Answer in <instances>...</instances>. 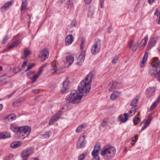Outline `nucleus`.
Returning a JSON list of instances; mask_svg holds the SVG:
<instances>
[{"label":"nucleus","instance_id":"obj_62","mask_svg":"<svg viewBox=\"0 0 160 160\" xmlns=\"http://www.w3.org/2000/svg\"><path fill=\"white\" fill-rule=\"evenodd\" d=\"M108 31V33H110L112 31V28H111L109 27L107 29Z\"/></svg>","mask_w":160,"mask_h":160},{"label":"nucleus","instance_id":"obj_17","mask_svg":"<svg viewBox=\"0 0 160 160\" xmlns=\"http://www.w3.org/2000/svg\"><path fill=\"white\" fill-rule=\"evenodd\" d=\"M155 92V89L154 87H149L146 90L147 97L148 98L151 97L153 96Z\"/></svg>","mask_w":160,"mask_h":160},{"label":"nucleus","instance_id":"obj_44","mask_svg":"<svg viewBox=\"0 0 160 160\" xmlns=\"http://www.w3.org/2000/svg\"><path fill=\"white\" fill-rule=\"evenodd\" d=\"M74 39L72 35L70 34L68 35L66 38L65 40H73Z\"/></svg>","mask_w":160,"mask_h":160},{"label":"nucleus","instance_id":"obj_60","mask_svg":"<svg viewBox=\"0 0 160 160\" xmlns=\"http://www.w3.org/2000/svg\"><path fill=\"white\" fill-rule=\"evenodd\" d=\"M27 16L29 18V20L28 21V24H30L31 22V16L29 14H27Z\"/></svg>","mask_w":160,"mask_h":160},{"label":"nucleus","instance_id":"obj_52","mask_svg":"<svg viewBox=\"0 0 160 160\" xmlns=\"http://www.w3.org/2000/svg\"><path fill=\"white\" fill-rule=\"evenodd\" d=\"M73 41H65V42L66 45H69L71 44Z\"/></svg>","mask_w":160,"mask_h":160},{"label":"nucleus","instance_id":"obj_22","mask_svg":"<svg viewBox=\"0 0 160 160\" xmlns=\"http://www.w3.org/2000/svg\"><path fill=\"white\" fill-rule=\"evenodd\" d=\"M148 51H145V52L144 55L143 57V58L142 60L141 61V63L140 64V66L141 68L143 67L145 63H146V61L147 60L148 56Z\"/></svg>","mask_w":160,"mask_h":160},{"label":"nucleus","instance_id":"obj_18","mask_svg":"<svg viewBox=\"0 0 160 160\" xmlns=\"http://www.w3.org/2000/svg\"><path fill=\"white\" fill-rule=\"evenodd\" d=\"M40 74L38 73L35 74L34 71H31L27 73L28 77L31 79H37Z\"/></svg>","mask_w":160,"mask_h":160},{"label":"nucleus","instance_id":"obj_34","mask_svg":"<svg viewBox=\"0 0 160 160\" xmlns=\"http://www.w3.org/2000/svg\"><path fill=\"white\" fill-rule=\"evenodd\" d=\"M56 63L55 61H53L52 63V68L51 69V72L53 73H54L57 70V68L56 66Z\"/></svg>","mask_w":160,"mask_h":160},{"label":"nucleus","instance_id":"obj_40","mask_svg":"<svg viewBox=\"0 0 160 160\" xmlns=\"http://www.w3.org/2000/svg\"><path fill=\"white\" fill-rule=\"evenodd\" d=\"M133 123L135 125H136L139 123L140 122V118H137L136 116L134 117L133 119Z\"/></svg>","mask_w":160,"mask_h":160},{"label":"nucleus","instance_id":"obj_25","mask_svg":"<svg viewBox=\"0 0 160 160\" xmlns=\"http://www.w3.org/2000/svg\"><path fill=\"white\" fill-rule=\"evenodd\" d=\"M11 136L10 133L8 132H0V139L10 138Z\"/></svg>","mask_w":160,"mask_h":160},{"label":"nucleus","instance_id":"obj_21","mask_svg":"<svg viewBox=\"0 0 160 160\" xmlns=\"http://www.w3.org/2000/svg\"><path fill=\"white\" fill-rule=\"evenodd\" d=\"M19 41H14L7 48H5L3 50V52H6L9 51L10 50L12 49L16 45L18 44L19 42Z\"/></svg>","mask_w":160,"mask_h":160},{"label":"nucleus","instance_id":"obj_10","mask_svg":"<svg viewBox=\"0 0 160 160\" xmlns=\"http://www.w3.org/2000/svg\"><path fill=\"white\" fill-rule=\"evenodd\" d=\"M61 111H59L56 113L53 116H52L50 119L49 125H51L54 123L59 118V117L61 115Z\"/></svg>","mask_w":160,"mask_h":160},{"label":"nucleus","instance_id":"obj_49","mask_svg":"<svg viewBox=\"0 0 160 160\" xmlns=\"http://www.w3.org/2000/svg\"><path fill=\"white\" fill-rule=\"evenodd\" d=\"M94 13V10L93 9L90 10L88 12V15L91 16Z\"/></svg>","mask_w":160,"mask_h":160},{"label":"nucleus","instance_id":"obj_37","mask_svg":"<svg viewBox=\"0 0 160 160\" xmlns=\"http://www.w3.org/2000/svg\"><path fill=\"white\" fill-rule=\"evenodd\" d=\"M156 43V41H150L148 45V50L149 51L151 48L155 45Z\"/></svg>","mask_w":160,"mask_h":160},{"label":"nucleus","instance_id":"obj_15","mask_svg":"<svg viewBox=\"0 0 160 160\" xmlns=\"http://www.w3.org/2000/svg\"><path fill=\"white\" fill-rule=\"evenodd\" d=\"M138 46V42H134V41H131L128 43L129 49L132 48L133 51H135L137 49Z\"/></svg>","mask_w":160,"mask_h":160},{"label":"nucleus","instance_id":"obj_32","mask_svg":"<svg viewBox=\"0 0 160 160\" xmlns=\"http://www.w3.org/2000/svg\"><path fill=\"white\" fill-rule=\"evenodd\" d=\"M20 127H17L14 124H12L11 126V129L14 132L19 133Z\"/></svg>","mask_w":160,"mask_h":160},{"label":"nucleus","instance_id":"obj_9","mask_svg":"<svg viewBox=\"0 0 160 160\" xmlns=\"http://www.w3.org/2000/svg\"><path fill=\"white\" fill-rule=\"evenodd\" d=\"M115 121V118L114 117L109 119L108 118L104 119L101 123V125L103 128L105 127L108 125V123L112 124Z\"/></svg>","mask_w":160,"mask_h":160},{"label":"nucleus","instance_id":"obj_63","mask_svg":"<svg viewBox=\"0 0 160 160\" xmlns=\"http://www.w3.org/2000/svg\"><path fill=\"white\" fill-rule=\"evenodd\" d=\"M158 16H159V18L158 19V24H160V12H159Z\"/></svg>","mask_w":160,"mask_h":160},{"label":"nucleus","instance_id":"obj_36","mask_svg":"<svg viewBox=\"0 0 160 160\" xmlns=\"http://www.w3.org/2000/svg\"><path fill=\"white\" fill-rule=\"evenodd\" d=\"M16 116L14 114L10 115L8 117L5 118V120L7 121H12L16 118Z\"/></svg>","mask_w":160,"mask_h":160},{"label":"nucleus","instance_id":"obj_16","mask_svg":"<svg viewBox=\"0 0 160 160\" xmlns=\"http://www.w3.org/2000/svg\"><path fill=\"white\" fill-rule=\"evenodd\" d=\"M12 1L6 2L0 8V11L3 12L8 10L9 8L12 5Z\"/></svg>","mask_w":160,"mask_h":160},{"label":"nucleus","instance_id":"obj_50","mask_svg":"<svg viewBox=\"0 0 160 160\" xmlns=\"http://www.w3.org/2000/svg\"><path fill=\"white\" fill-rule=\"evenodd\" d=\"M104 0H100V7L102 8H103L104 7Z\"/></svg>","mask_w":160,"mask_h":160},{"label":"nucleus","instance_id":"obj_1","mask_svg":"<svg viewBox=\"0 0 160 160\" xmlns=\"http://www.w3.org/2000/svg\"><path fill=\"white\" fill-rule=\"evenodd\" d=\"M94 75L92 72H90L85 77V79L87 82L84 80L82 81L79 84L78 89L79 92H81L82 93L86 94L89 92L91 88V85L92 80Z\"/></svg>","mask_w":160,"mask_h":160},{"label":"nucleus","instance_id":"obj_28","mask_svg":"<svg viewBox=\"0 0 160 160\" xmlns=\"http://www.w3.org/2000/svg\"><path fill=\"white\" fill-rule=\"evenodd\" d=\"M86 124L84 123L78 126L76 130V132L79 133L82 132L83 129L86 128Z\"/></svg>","mask_w":160,"mask_h":160},{"label":"nucleus","instance_id":"obj_19","mask_svg":"<svg viewBox=\"0 0 160 160\" xmlns=\"http://www.w3.org/2000/svg\"><path fill=\"white\" fill-rule=\"evenodd\" d=\"M124 119H123L124 116L123 115H120L118 118V121H120L122 123H124L126 122L128 119V115L127 113H124Z\"/></svg>","mask_w":160,"mask_h":160},{"label":"nucleus","instance_id":"obj_56","mask_svg":"<svg viewBox=\"0 0 160 160\" xmlns=\"http://www.w3.org/2000/svg\"><path fill=\"white\" fill-rule=\"evenodd\" d=\"M92 0H84L85 3L86 4H90L92 2Z\"/></svg>","mask_w":160,"mask_h":160},{"label":"nucleus","instance_id":"obj_24","mask_svg":"<svg viewBox=\"0 0 160 160\" xmlns=\"http://www.w3.org/2000/svg\"><path fill=\"white\" fill-rule=\"evenodd\" d=\"M160 100V96H159L155 101L152 103L150 108V110L152 111L154 109L159 103Z\"/></svg>","mask_w":160,"mask_h":160},{"label":"nucleus","instance_id":"obj_11","mask_svg":"<svg viewBox=\"0 0 160 160\" xmlns=\"http://www.w3.org/2000/svg\"><path fill=\"white\" fill-rule=\"evenodd\" d=\"M48 51L46 49L43 50L39 53L38 57L41 58L42 62L44 61L48 57Z\"/></svg>","mask_w":160,"mask_h":160},{"label":"nucleus","instance_id":"obj_48","mask_svg":"<svg viewBox=\"0 0 160 160\" xmlns=\"http://www.w3.org/2000/svg\"><path fill=\"white\" fill-rule=\"evenodd\" d=\"M13 156V155L12 154L9 155L8 157H6L3 160H9L11 159V158Z\"/></svg>","mask_w":160,"mask_h":160},{"label":"nucleus","instance_id":"obj_7","mask_svg":"<svg viewBox=\"0 0 160 160\" xmlns=\"http://www.w3.org/2000/svg\"><path fill=\"white\" fill-rule=\"evenodd\" d=\"M86 141L85 139V136L83 135L80 137L76 144V148L77 149H80L84 148L86 145Z\"/></svg>","mask_w":160,"mask_h":160},{"label":"nucleus","instance_id":"obj_57","mask_svg":"<svg viewBox=\"0 0 160 160\" xmlns=\"http://www.w3.org/2000/svg\"><path fill=\"white\" fill-rule=\"evenodd\" d=\"M32 92L35 94H37L38 92H39V90L38 89H34L32 90Z\"/></svg>","mask_w":160,"mask_h":160},{"label":"nucleus","instance_id":"obj_3","mask_svg":"<svg viewBox=\"0 0 160 160\" xmlns=\"http://www.w3.org/2000/svg\"><path fill=\"white\" fill-rule=\"evenodd\" d=\"M115 148L113 147L106 146L102 148L100 154L104 158L108 160L114 157L116 153Z\"/></svg>","mask_w":160,"mask_h":160},{"label":"nucleus","instance_id":"obj_23","mask_svg":"<svg viewBox=\"0 0 160 160\" xmlns=\"http://www.w3.org/2000/svg\"><path fill=\"white\" fill-rule=\"evenodd\" d=\"M31 52L29 50L28 48H25L23 51V53L21 58L23 59H26L28 55L31 54Z\"/></svg>","mask_w":160,"mask_h":160},{"label":"nucleus","instance_id":"obj_2","mask_svg":"<svg viewBox=\"0 0 160 160\" xmlns=\"http://www.w3.org/2000/svg\"><path fill=\"white\" fill-rule=\"evenodd\" d=\"M84 95L85 96L86 95L80 92L78 93L77 91L74 90H72L70 93L66 97V99L67 100H69V102L73 104L78 103Z\"/></svg>","mask_w":160,"mask_h":160},{"label":"nucleus","instance_id":"obj_35","mask_svg":"<svg viewBox=\"0 0 160 160\" xmlns=\"http://www.w3.org/2000/svg\"><path fill=\"white\" fill-rule=\"evenodd\" d=\"M138 109V107H132L131 109L129 112V115L132 116L135 113L136 111Z\"/></svg>","mask_w":160,"mask_h":160},{"label":"nucleus","instance_id":"obj_45","mask_svg":"<svg viewBox=\"0 0 160 160\" xmlns=\"http://www.w3.org/2000/svg\"><path fill=\"white\" fill-rule=\"evenodd\" d=\"M151 119H152L150 117H149L145 121L144 123L148 126L150 124Z\"/></svg>","mask_w":160,"mask_h":160},{"label":"nucleus","instance_id":"obj_29","mask_svg":"<svg viewBox=\"0 0 160 160\" xmlns=\"http://www.w3.org/2000/svg\"><path fill=\"white\" fill-rule=\"evenodd\" d=\"M66 63H68L69 66L71 65L74 61L73 57L71 55H69L67 56L66 58Z\"/></svg>","mask_w":160,"mask_h":160},{"label":"nucleus","instance_id":"obj_54","mask_svg":"<svg viewBox=\"0 0 160 160\" xmlns=\"http://www.w3.org/2000/svg\"><path fill=\"white\" fill-rule=\"evenodd\" d=\"M84 41H82V42L81 43L80 47V49L81 50H82L83 48V45L84 42Z\"/></svg>","mask_w":160,"mask_h":160},{"label":"nucleus","instance_id":"obj_43","mask_svg":"<svg viewBox=\"0 0 160 160\" xmlns=\"http://www.w3.org/2000/svg\"><path fill=\"white\" fill-rule=\"evenodd\" d=\"M118 57H117V56L114 57L112 60V63L113 64H116V63L118 61Z\"/></svg>","mask_w":160,"mask_h":160},{"label":"nucleus","instance_id":"obj_55","mask_svg":"<svg viewBox=\"0 0 160 160\" xmlns=\"http://www.w3.org/2000/svg\"><path fill=\"white\" fill-rule=\"evenodd\" d=\"M67 4L69 5V6H70L71 7H72V0H68V2H67Z\"/></svg>","mask_w":160,"mask_h":160},{"label":"nucleus","instance_id":"obj_53","mask_svg":"<svg viewBox=\"0 0 160 160\" xmlns=\"http://www.w3.org/2000/svg\"><path fill=\"white\" fill-rule=\"evenodd\" d=\"M93 158L91 160H100L99 157V156H92Z\"/></svg>","mask_w":160,"mask_h":160},{"label":"nucleus","instance_id":"obj_41","mask_svg":"<svg viewBox=\"0 0 160 160\" xmlns=\"http://www.w3.org/2000/svg\"><path fill=\"white\" fill-rule=\"evenodd\" d=\"M22 102V100H20L19 99H17L13 102V104L15 106L17 107L19 106V104H20Z\"/></svg>","mask_w":160,"mask_h":160},{"label":"nucleus","instance_id":"obj_6","mask_svg":"<svg viewBox=\"0 0 160 160\" xmlns=\"http://www.w3.org/2000/svg\"><path fill=\"white\" fill-rule=\"evenodd\" d=\"M100 48V41H96L92 46L91 52L93 55H95L99 52Z\"/></svg>","mask_w":160,"mask_h":160},{"label":"nucleus","instance_id":"obj_39","mask_svg":"<svg viewBox=\"0 0 160 160\" xmlns=\"http://www.w3.org/2000/svg\"><path fill=\"white\" fill-rule=\"evenodd\" d=\"M117 83V82H110V87L109 88V90L111 91L112 89L115 88L116 87V84Z\"/></svg>","mask_w":160,"mask_h":160},{"label":"nucleus","instance_id":"obj_33","mask_svg":"<svg viewBox=\"0 0 160 160\" xmlns=\"http://www.w3.org/2000/svg\"><path fill=\"white\" fill-rule=\"evenodd\" d=\"M51 134V132L50 131H48L44 134H41V137L42 138H48Z\"/></svg>","mask_w":160,"mask_h":160},{"label":"nucleus","instance_id":"obj_26","mask_svg":"<svg viewBox=\"0 0 160 160\" xmlns=\"http://www.w3.org/2000/svg\"><path fill=\"white\" fill-rule=\"evenodd\" d=\"M28 5V0H22L21 8V11H22L23 10H26L27 9Z\"/></svg>","mask_w":160,"mask_h":160},{"label":"nucleus","instance_id":"obj_4","mask_svg":"<svg viewBox=\"0 0 160 160\" xmlns=\"http://www.w3.org/2000/svg\"><path fill=\"white\" fill-rule=\"evenodd\" d=\"M160 62L156 58L151 63V65L153 68L150 71V73L152 76L153 77H158V79L160 82V70L159 68V65Z\"/></svg>","mask_w":160,"mask_h":160},{"label":"nucleus","instance_id":"obj_14","mask_svg":"<svg viewBox=\"0 0 160 160\" xmlns=\"http://www.w3.org/2000/svg\"><path fill=\"white\" fill-rule=\"evenodd\" d=\"M101 148V146L100 143H97L94 147L93 150L92 151V156H99L98 154L99 151Z\"/></svg>","mask_w":160,"mask_h":160},{"label":"nucleus","instance_id":"obj_51","mask_svg":"<svg viewBox=\"0 0 160 160\" xmlns=\"http://www.w3.org/2000/svg\"><path fill=\"white\" fill-rule=\"evenodd\" d=\"M27 62L28 61L27 60H26L24 61L22 64V68H24L25 66H26Z\"/></svg>","mask_w":160,"mask_h":160},{"label":"nucleus","instance_id":"obj_58","mask_svg":"<svg viewBox=\"0 0 160 160\" xmlns=\"http://www.w3.org/2000/svg\"><path fill=\"white\" fill-rule=\"evenodd\" d=\"M158 12V9H157L155 11L154 13V15L158 16V15L157 14V13Z\"/></svg>","mask_w":160,"mask_h":160},{"label":"nucleus","instance_id":"obj_20","mask_svg":"<svg viewBox=\"0 0 160 160\" xmlns=\"http://www.w3.org/2000/svg\"><path fill=\"white\" fill-rule=\"evenodd\" d=\"M9 81V77L6 75L0 77V84H4L8 82Z\"/></svg>","mask_w":160,"mask_h":160},{"label":"nucleus","instance_id":"obj_5","mask_svg":"<svg viewBox=\"0 0 160 160\" xmlns=\"http://www.w3.org/2000/svg\"><path fill=\"white\" fill-rule=\"evenodd\" d=\"M31 132V128L28 126L20 127L19 132V137L21 139H24L28 137Z\"/></svg>","mask_w":160,"mask_h":160},{"label":"nucleus","instance_id":"obj_13","mask_svg":"<svg viewBox=\"0 0 160 160\" xmlns=\"http://www.w3.org/2000/svg\"><path fill=\"white\" fill-rule=\"evenodd\" d=\"M86 52L85 51H82L81 52L80 54L77 58V64L79 65L82 64L84 62Z\"/></svg>","mask_w":160,"mask_h":160},{"label":"nucleus","instance_id":"obj_12","mask_svg":"<svg viewBox=\"0 0 160 160\" xmlns=\"http://www.w3.org/2000/svg\"><path fill=\"white\" fill-rule=\"evenodd\" d=\"M32 150L31 148H28L23 150L21 153V156L23 158V160H27V158L32 153Z\"/></svg>","mask_w":160,"mask_h":160},{"label":"nucleus","instance_id":"obj_38","mask_svg":"<svg viewBox=\"0 0 160 160\" xmlns=\"http://www.w3.org/2000/svg\"><path fill=\"white\" fill-rule=\"evenodd\" d=\"M48 65V63H46L44 64H43L42 65L41 67L39 68L38 72L39 74H41L43 71V69L46 67V66Z\"/></svg>","mask_w":160,"mask_h":160},{"label":"nucleus","instance_id":"obj_46","mask_svg":"<svg viewBox=\"0 0 160 160\" xmlns=\"http://www.w3.org/2000/svg\"><path fill=\"white\" fill-rule=\"evenodd\" d=\"M34 66V64L32 63H29V65H28L27 68L26 70H25V71L27 72L30 69H31L32 67Z\"/></svg>","mask_w":160,"mask_h":160},{"label":"nucleus","instance_id":"obj_61","mask_svg":"<svg viewBox=\"0 0 160 160\" xmlns=\"http://www.w3.org/2000/svg\"><path fill=\"white\" fill-rule=\"evenodd\" d=\"M135 138L134 137H133V139L132 140V142L131 143V144H132V145H133L134 143L136 142V141L134 139V138Z\"/></svg>","mask_w":160,"mask_h":160},{"label":"nucleus","instance_id":"obj_42","mask_svg":"<svg viewBox=\"0 0 160 160\" xmlns=\"http://www.w3.org/2000/svg\"><path fill=\"white\" fill-rule=\"evenodd\" d=\"M86 153H83L79 156L78 158V160H83L86 156Z\"/></svg>","mask_w":160,"mask_h":160},{"label":"nucleus","instance_id":"obj_30","mask_svg":"<svg viewBox=\"0 0 160 160\" xmlns=\"http://www.w3.org/2000/svg\"><path fill=\"white\" fill-rule=\"evenodd\" d=\"M21 145V142L20 141H18L16 142H12L10 145L11 147L15 148L19 147Z\"/></svg>","mask_w":160,"mask_h":160},{"label":"nucleus","instance_id":"obj_27","mask_svg":"<svg viewBox=\"0 0 160 160\" xmlns=\"http://www.w3.org/2000/svg\"><path fill=\"white\" fill-rule=\"evenodd\" d=\"M120 93L118 92L115 91L113 92L111 95L110 98L111 100H114L119 97Z\"/></svg>","mask_w":160,"mask_h":160},{"label":"nucleus","instance_id":"obj_47","mask_svg":"<svg viewBox=\"0 0 160 160\" xmlns=\"http://www.w3.org/2000/svg\"><path fill=\"white\" fill-rule=\"evenodd\" d=\"M147 41H141V43H142V44L141 47V48L143 49L146 44Z\"/></svg>","mask_w":160,"mask_h":160},{"label":"nucleus","instance_id":"obj_59","mask_svg":"<svg viewBox=\"0 0 160 160\" xmlns=\"http://www.w3.org/2000/svg\"><path fill=\"white\" fill-rule=\"evenodd\" d=\"M143 126L141 128V130H143L148 126L144 123Z\"/></svg>","mask_w":160,"mask_h":160},{"label":"nucleus","instance_id":"obj_8","mask_svg":"<svg viewBox=\"0 0 160 160\" xmlns=\"http://www.w3.org/2000/svg\"><path fill=\"white\" fill-rule=\"evenodd\" d=\"M69 81L68 78H67L63 82V87L62 88L61 92L62 94L65 93L69 88Z\"/></svg>","mask_w":160,"mask_h":160},{"label":"nucleus","instance_id":"obj_64","mask_svg":"<svg viewBox=\"0 0 160 160\" xmlns=\"http://www.w3.org/2000/svg\"><path fill=\"white\" fill-rule=\"evenodd\" d=\"M9 39L8 36L7 35H6L3 38V40H8Z\"/></svg>","mask_w":160,"mask_h":160},{"label":"nucleus","instance_id":"obj_31","mask_svg":"<svg viewBox=\"0 0 160 160\" xmlns=\"http://www.w3.org/2000/svg\"><path fill=\"white\" fill-rule=\"evenodd\" d=\"M138 96H137L136 98L133 99L131 101L130 103V106L132 107H138L137 104L138 102Z\"/></svg>","mask_w":160,"mask_h":160}]
</instances>
